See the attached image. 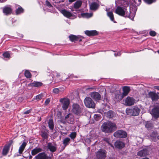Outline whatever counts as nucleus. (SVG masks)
I'll use <instances>...</instances> for the list:
<instances>
[{"label": "nucleus", "instance_id": "nucleus-15", "mask_svg": "<svg viewBox=\"0 0 159 159\" xmlns=\"http://www.w3.org/2000/svg\"><path fill=\"white\" fill-rule=\"evenodd\" d=\"M151 114L153 117L157 119L159 117V107H156L152 109Z\"/></svg>", "mask_w": 159, "mask_h": 159}, {"label": "nucleus", "instance_id": "nucleus-20", "mask_svg": "<svg viewBox=\"0 0 159 159\" xmlns=\"http://www.w3.org/2000/svg\"><path fill=\"white\" fill-rule=\"evenodd\" d=\"M82 2L80 0H78L75 2L74 4V8L72 9V11H74V9H76L79 8L81 6Z\"/></svg>", "mask_w": 159, "mask_h": 159}, {"label": "nucleus", "instance_id": "nucleus-49", "mask_svg": "<svg viewBox=\"0 0 159 159\" xmlns=\"http://www.w3.org/2000/svg\"><path fill=\"white\" fill-rule=\"evenodd\" d=\"M90 31L89 30H86L85 31V33L87 35L89 36H91V33H90Z\"/></svg>", "mask_w": 159, "mask_h": 159}, {"label": "nucleus", "instance_id": "nucleus-53", "mask_svg": "<svg viewBox=\"0 0 159 159\" xmlns=\"http://www.w3.org/2000/svg\"><path fill=\"white\" fill-rule=\"evenodd\" d=\"M30 112L31 110H29L24 112V114H27L30 113Z\"/></svg>", "mask_w": 159, "mask_h": 159}, {"label": "nucleus", "instance_id": "nucleus-6", "mask_svg": "<svg viewBox=\"0 0 159 159\" xmlns=\"http://www.w3.org/2000/svg\"><path fill=\"white\" fill-rule=\"evenodd\" d=\"M63 122L72 124L74 121V118L73 115L71 113L66 115L65 118L62 119Z\"/></svg>", "mask_w": 159, "mask_h": 159}, {"label": "nucleus", "instance_id": "nucleus-13", "mask_svg": "<svg viewBox=\"0 0 159 159\" xmlns=\"http://www.w3.org/2000/svg\"><path fill=\"white\" fill-rule=\"evenodd\" d=\"M123 93L122 95H118V96L120 98L119 99H121L123 97L127 96L130 91V88L128 86H124L123 88Z\"/></svg>", "mask_w": 159, "mask_h": 159}, {"label": "nucleus", "instance_id": "nucleus-48", "mask_svg": "<svg viewBox=\"0 0 159 159\" xmlns=\"http://www.w3.org/2000/svg\"><path fill=\"white\" fill-rule=\"evenodd\" d=\"M50 99L49 98H47L46 99L45 102V104L46 105H48L50 102Z\"/></svg>", "mask_w": 159, "mask_h": 159}, {"label": "nucleus", "instance_id": "nucleus-46", "mask_svg": "<svg viewBox=\"0 0 159 159\" xmlns=\"http://www.w3.org/2000/svg\"><path fill=\"white\" fill-rule=\"evenodd\" d=\"M157 133L156 132H155V131H153L151 134V136L154 139H155V138L157 136Z\"/></svg>", "mask_w": 159, "mask_h": 159}, {"label": "nucleus", "instance_id": "nucleus-9", "mask_svg": "<svg viewBox=\"0 0 159 159\" xmlns=\"http://www.w3.org/2000/svg\"><path fill=\"white\" fill-rule=\"evenodd\" d=\"M114 135L116 138H125L127 136L126 133L122 130H118L114 134Z\"/></svg>", "mask_w": 159, "mask_h": 159}, {"label": "nucleus", "instance_id": "nucleus-27", "mask_svg": "<svg viewBox=\"0 0 159 159\" xmlns=\"http://www.w3.org/2000/svg\"><path fill=\"white\" fill-rule=\"evenodd\" d=\"M26 145V143L25 142H23L22 144L20 146L19 149V152L20 154H21L22 153Z\"/></svg>", "mask_w": 159, "mask_h": 159}, {"label": "nucleus", "instance_id": "nucleus-38", "mask_svg": "<svg viewBox=\"0 0 159 159\" xmlns=\"http://www.w3.org/2000/svg\"><path fill=\"white\" fill-rule=\"evenodd\" d=\"M45 5L46 6L50 8L49 10H48V11H50V10L52 9L53 8V7L50 3V2L48 0H46L45 1Z\"/></svg>", "mask_w": 159, "mask_h": 159}, {"label": "nucleus", "instance_id": "nucleus-60", "mask_svg": "<svg viewBox=\"0 0 159 159\" xmlns=\"http://www.w3.org/2000/svg\"><path fill=\"white\" fill-rule=\"evenodd\" d=\"M41 120V118H40L39 120V121H40Z\"/></svg>", "mask_w": 159, "mask_h": 159}, {"label": "nucleus", "instance_id": "nucleus-43", "mask_svg": "<svg viewBox=\"0 0 159 159\" xmlns=\"http://www.w3.org/2000/svg\"><path fill=\"white\" fill-rule=\"evenodd\" d=\"M91 36H95L98 34L97 32L95 30L90 31Z\"/></svg>", "mask_w": 159, "mask_h": 159}, {"label": "nucleus", "instance_id": "nucleus-37", "mask_svg": "<svg viewBox=\"0 0 159 159\" xmlns=\"http://www.w3.org/2000/svg\"><path fill=\"white\" fill-rule=\"evenodd\" d=\"M107 15L108 16L110 17L111 20L115 22L114 20V16L113 13L111 11H109L107 13Z\"/></svg>", "mask_w": 159, "mask_h": 159}, {"label": "nucleus", "instance_id": "nucleus-64", "mask_svg": "<svg viewBox=\"0 0 159 159\" xmlns=\"http://www.w3.org/2000/svg\"><path fill=\"white\" fill-rule=\"evenodd\" d=\"M106 101H107V98H106Z\"/></svg>", "mask_w": 159, "mask_h": 159}, {"label": "nucleus", "instance_id": "nucleus-24", "mask_svg": "<svg viewBox=\"0 0 159 159\" xmlns=\"http://www.w3.org/2000/svg\"><path fill=\"white\" fill-rule=\"evenodd\" d=\"M61 12L64 16L67 18H70L72 16V14L70 12L67 11L65 9L61 10Z\"/></svg>", "mask_w": 159, "mask_h": 159}, {"label": "nucleus", "instance_id": "nucleus-44", "mask_svg": "<svg viewBox=\"0 0 159 159\" xmlns=\"http://www.w3.org/2000/svg\"><path fill=\"white\" fill-rule=\"evenodd\" d=\"M156 33L154 31H150L149 32L150 35L152 36H154L156 35Z\"/></svg>", "mask_w": 159, "mask_h": 159}, {"label": "nucleus", "instance_id": "nucleus-22", "mask_svg": "<svg viewBox=\"0 0 159 159\" xmlns=\"http://www.w3.org/2000/svg\"><path fill=\"white\" fill-rule=\"evenodd\" d=\"M43 85V84L41 82L38 81H34L32 83L29 84L28 86L31 87H39Z\"/></svg>", "mask_w": 159, "mask_h": 159}, {"label": "nucleus", "instance_id": "nucleus-25", "mask_svg": "<svg viewBox=\"0 0 159 159\" xmlns=\"http://www.w3.org/2000/svg\"><path fill=\"white\" fill-rule=\"evenodd\" d=\"M99 5L96 2H93L91 3L90 6V8L91 10H96L98 8Z\"/></svg>", "mask_w": 159, "mask_h": 159}, {"label": "nucleus", "instance_id": "nucleus-33", "mask_svg": "<svg viewBox=\"0 0 159 159\" xmlns=\"http://www.w3.org/2000/svg\"><path fill=\"white\" fill-rule=\"evenodd\" d=\"M9 148V146H5L2 150V154L4 155H6L8 152Z\"/></svg>", "mask_w": 159, "mask_h": 159}, {"label": "nucleus", "instance_id": "nucleus-12", "mask_svg": "<svg viewBox=\"0 0 159 159\" xmlns=\"http://www.w3.org/2000/svg\"><path fill=\"white\" fill-rule=\"evenodd\" d=\"M46 147L48 150L52 152H55L57 149V145L55 143L50 142L47 143Z\"/></svg>", "mask_w": 159, "mask_h": 159}, {"label": "nucleus", "instance_id": "nucleus-14", "mask_svg": "<svg viewBox=\"0 0 159 159\" xmlns=\"http://www.w3.org/2000/svg\"><path fill=\"white\" fill-rule=\"evenodd\" d=\"M134 99L133 98L128 97L125 100V105L127 106L133 105L134 104Z\"/></svg>", "mask_w": 159, "mask_h": 159}, {"label": "nucleus", "instance_id": "nucleus-42", "mask_svg": "<svg viewBox=\"0 0 159 159\" xmlns=\"http://www.w3.org/2000/svg\"><path fill=\"white\" fill-rule=\"evenodd\" d=\"M3 56L4 57L8 58H9L10 56V54L7 52L4 53Z\"/></svg>", "mask_w": 159, "mask_h": 159}, {"label": "nucleus", "instance_id": "nucleus-2", "mask_svg": "<svg viewBox=\"0 0 159 159\" xmlns=\"http://www.w3.org/2000/svg\"><path fill=\"white\" fill-rule=\"evenodd\" d=\"M117 129L116 124L110 121H107L103 124L101 126L102 131L107 133H111Z\"/></svg>", "mask_w": 159, "mask_h": 159}, {"label": "nucleus", "instance_id": "nucleus-18", "mask_svg": "<svg viewBox=\"0 0 159 159\" xmlns=\"http://www.w3.org/2000/svg\"><path fill=\"white\" fill-rule=\"evenodd\" d=\"M149 154V152L146 148H143L138 152L137 155L141 157L146 156Z\"/></svg>", "mask_w": 159, "mask_h": 159}, {"label": "nucleus", "instance_id": "nucleus-30", "mask_svg": "<svg viewBox=\"0 0 159 159\" xmlns=\"http://www.w3.org/2000/svg\"><path fill=\"white\" fill-rule=\"evenodd\" d=\"M78 36L71 34L69 36V38L72 42H75L77 41L78 38Z\"/></svg>", "mask_w": 159, "mask_h": 159}, {"label": "nucleus", "instance_id": "nucleus-32", "mask_svg": "<svg viewBox=\"0 0 159 159\" xmlns=\"http://www.w3.org/2000/svg\"><path fill=\"white\" fill-rule=\"evenodd\" d=\"M93 14L91 13H83L81 14V16L83 18H89L92 16Z\"/></svg>", "mask_w": 159, "mask_h": 159}, {"label": "nucleus", "instance_id": "nucleus-23", "mask_svg": "<svg viewBox=\"0 0 159 159\" xmlns=\"http://www.w3.org/2000/svg\"><path fill=\"white\" fill-rule=\"evenodd\" d=\"M42 148H39L36 147L31 151V154L33 156H34L37 154L38 153L42 152Z\"/></svg>", "mask_w": 159, "mask_h": 159}, {"label": "nucleus", "instance_id": "nucleus-52", "mask_svg": "<svg viewBox=\"0 0 159 159\" xmlns=\"http://www.w3.org/2000/svg\"><path fill=\"white\" fill-rule=\"evenodd\" d=\"M85 141L88 143H89L91 142V140L89 139L88 138H86L85 139Z\"/></svg>", "mask_w": 159, "mask_h": 159}, {"label": "nucleus", "instance_id": "nucleus-61", "mask_svg": "<svg viewBox=\"0 0 159 159\" xmlns=\"http://www.w3.org/2000/svg\"><path fill=\"white\" fill-rule=\"evenodd\" d=\"M0 2H3V1H1V0H0Z\"/></svg>", "mask_w": 159, "mask_h": 159}, {"label": "nucleus", "instance_id": "nucleus-10", "mask_svg": "<svg viewBox=\"0 0 159 159\" xmlns=\"http://www.w3.org/2000/svg\"><path fill=\"white\" fill-rule=\"evenodd\" d=\"M35 159H52L50 156H48L44 152L39 153L34 157Z\"/></svg>", "mask_w": 159, "mask_h": 159}, {"label": "nucleus", "instance_id": "nucleus-19", "mask_svg": "<svg viewBox=\"0 0 159 159\" xmlns=\"http://www.w3.org/2000/svg\"><path fill=\"white\" fill-rule=\"evenodd\" d=\"M125 146V144L122 141H117L115 143V147L118 148H122Z\"/></svg>", "mask_w": 159, "mask_h": 159}, {"label": "nucleus", "instance_id": "nucleus-40", "mask_svg": "<svg viewBox=\"0 0 159 159\" xmlns=\"http://www.w3.org/2000/svg\"><path fill=\"white\" fill-rule=\"evenodd\" d=\"M25 76L28 78H30L31 76L30 73L28 70H26L25 72Z\"/></svg>", "mask_w": 159, "mask_h": 159}, {"label": "nucleus", "instance_id": "nucleus-45", "mask_svg": "<svg viewBox=\"0 0 159 159\" xmlns=\"http://www.w3.org/2000/svg\"><path fill=\"white\" fill-rule=\"evenodd\" d=\"M53 92L55 94H57L59 92L58 88H54L53 90Z\"/></svg>", "mask_w": 159, "mask_h": 159}, {"label": "nucleus", "instance_id": "nucleus-63", "mask_svg": "<svg viewBox=\"0 0 159 159\" xmlns=\"http://www.w3.org/2000/svg\"><path fill=\"white\" fill-rule=\"evenodd\" d=\"M60 126H61V128H62V126H61V125H60Z\"/></svg>", "mask_w": 159, "mask_h": 159}, {"label": "nucleus", "instance_id": "nucleus-59", "mask_svg": "<svg viewBox=\"0 0 159 159\" xmlns=\"http://www.w3.org/2000/svg\"><path fill=\"white\" fill-rule=\"evenodd\" d=\"M157 139L158 140H159V135H158L157 136Z\"/></svg>", "mask_w": 159, "mask_h": 159}, {"label": "nucleus", "instance_id": "nucleus-51", "mask_svg": "<svg viewBox=\"0 0 159 159\" xmlns=\"http://www.w3.org/2000/svg\"><path fill=\"white\" fill-rule=\"evenodd\" d=\"M78 37L77 39H78L77 41H79L80 42H81L82 41V39L84 38L82 37L80 35H78Z\"/></svg>", "mask_w": 159, "mask_h": 159}, {"label": "nucleus", "instance_id": "nucleus-55", "mask_svg": "<svg viewBox=\"0 0 159 159\" xmlns=\"http://www.w3.org/2000/svg\"><path fill=\"white\" fill-rule=\"evenodd\" d=\"M154 88L159 90V86H154Z\"/></svg>", "mask_w": 159, "mask_h": 159}, {"label": "nucleus", "instance_id": "nucleus-7", "mask_svg": "<svg viewBox=\"0 0 159 159\" xmlns=\"http://www.w3.org/2000/svg\"><path fill=\"white\" fill-rule=\"evenodd\" d=\"M85 106L88 108H93L95 107V103L92 99L89 97H86L84 100Z\"/></svg>", "mask_w": 159, "mask_h": 159}, {"label": "nucleus", "instance_id": "nucleus-50", "mask_svg": "<svg viewBox=\"0 0 159 159\" xmlns=\"http://www.w3.org/2000/svg\"><path fill=\"white\" fill-rule=\"evenodd\" d=\"M58 88V89L59 90V92H63L65 89V88L64 87H60Z\"/></svg>", "mask_w": 159, "mask_h": 159}, {"label": "nucleus", "instance_id": "nucleus-54", "mask_svg": "<svg viewBox=\"0 0 159 159\" xmlns=\"http://www.w3.org/2000/svg\"><path fill=\"white\" fill-rule=\"evenodd\" d=\"M121 53L120 52H118L117 53H115L114 54V55L115 57H117V56H120V55Z\"/></svg>", "mask_w": 159, "mask_h": 159}, {"label": "nucleus", "instance_id": "nucleus-34", "mask_svg": "<svg viewBox=\"0 0 159 159\" xmlns=\"http://www.w3.org/2000/svg\"><path fill=\"white\" fill-rule=\"evenodd\" d=\"M145 126L146 128L148 129H149L152 128L153 126V125L152 123L147 121L145 122Z\"/></svg>", "mask_w": 159, "mask_h": 159}, {"label": "nucleus", "instance_id": "nucleus-1", "mask_svg": "<svg viewBox=\"0 0 159 159\" xmlns=\"http://www.w3.org/2000/svg\"><path fill=\"white\" fill-rule=\"evenodd\" d=\"M130 7L128 10L127 8H124L119 6L116 7L115 10V13L120 16L130 18L132 20H133L135 16L136 12L130 10V8L132 6H133L135 9H136V2L135 0H130Z\"/></svg>", "mask_w": 159, "mask_h": 159}, {"label": "nucleus", "instance_id": "nucleus-36", "mask_svg": "<svg viewBox=\"0 0 159 159\" xmlns=\"http://www.w3.org/2000/svg\"><path fill=\"white\" fill-rule=\"evenodd\" d=\"M77 135V134L76 132H72L69 135V136L70 138L71 139L74 141L75 139L76 138Z\"/></svg>", "mask_w": 159, "mask_h": 159}, {"label": "nucleus", "instance_id": "nucleus-56", "mask_svg": "<svg viewBox=\"0 0 159 159\" xmlns=\"http://www.w3.org/2000/svg\"><path fill=\"white\" fill-rule=\"evenodd\" d=\"M56 74V76L57 77H59L60 76V74L59 73H57L56 72H54V74Z\"/></svg>", "mask_w": 159, "mask_h": 159}, {"label": "nucleus", "instance_id": "nucleus-29", "mask_svg": "<svg viewBox=\"0 0 159 159\" xmlns=\"http://www.w3.org/2000/svg\"><path fill=\"white\" fill-rule=\"evenodd\" d=\"M41 135L44 140L47 139L48 138V134L46 131H41Z\"/></svg>", "mask_w": 159, "mask_h": 159}, {"label": "nucleus", "instance_id": "nucleus-58", "mask_svg": "<svg viewBox=\"0 0 159 159\" xmlns=\"http://www.w3.org/2000/svg\"><path fill=\"white\" fill-rule=\"evenodd\" d=\"M138 2H139V5H140V3H141V0H138Z\"/></svg>", "mask_w": 159, "mask_h": 159}, {"label": "nucleus", "instance_id": "nucleus-4", "mask_svg": "<svg viewBox=\"0 0 159 159\" xmlns=\"http://www.w3.org/2000/svg\"><path fill=\"white\" fill-rule=\"evenodd\" d=\"M140 110L139 108L137 107H134L130 109H127L126 110L127 113L131 116H136L139 115Z\"/></svg>", "mask_w": 159, "mask_h": 159}, {"label": "nucleus", "instance_id": "nucleus-16", "mask_svg": "<svg viewBox=\"0 0 159 159\" xmlns=\"http://www.w3.org/2000/svg\"><path fill=\"white\" fill-rule=\"evenodd\" d=\"M90 96L92 98L96 101L100 100L101 98L100 95L98 92H96L91 93Z\"/></svg>", "mask_w": 159, "mask_h": 159}, {"label": "nucleus", "instance_id": "nucleus-57", "mask_svg": "<svg viewBox=\"0 0 159 159\" xmlns=\"http://www.w3.org/2000/svg\"><path fill=\"white\" fill-rule=\"evenodd\" d=\"M29 159H31L32 158V157L31 155H30V154L29 153Z\"/></svg>", "mask_w": 159, "mask_h": 159}, {"label": "nucleus", "instance_id": "nucleus-35", "mask_svg": "<svg viewBox=\"0 0 159 159\" xmlns=\"http://www.w3.org/2000/svg\"><path fill=\"white\" fill-rule=\"evenodd\" d=\"M23 9L20 6H18V8L16 10V15H18L23 13Z\"/></svg>", "mask_w": 159, "mask_h": 159}, {"label": "nucleus", "instance_id": "nucleus-62", "mask_svg": "<svg viewBox=\"0 0 159 159\" xmlns=\"http://www.w3.org/2000/svg\"><path fill=\"white\" fill-rule=\"evenodd\" d=\"M157 52H158V53L159 54V50L157 51Z\"/></svg>", "mask_w": 159, "mask_h": 159}, {"label": "nucleus", "instance_id": "nucleus-39", "mask_svg": "<svg viewBox=\"0 0 159 159\" xmlns=\"http://www.w3.org/2000/svg\"><path fill=\"white\" fill-rule=\"evenodd\" d=\"M43 96V93H41L37 95L35 97V99L38 101L41 100Z\"/></svg>", "mask_w": 159, "mask_h": 159}, {"label": "nucleus", "instance_id": "nucleus-3", "mask_svg": "<svg viewBox=\"0 0 159 159\" xmlns=\"http://www.w3.org/2000/svg\"><path fill=\"white\" fill-rule=\"evenodd\" d=\"M61 107L63 110H66L68 108L70 104V99L67 97H64L59 99Z\"/></svg>", "mask_w": 159, "mask_h": 159}, {"label": "nucleus", "instance_id": "nucleus-5", "mask_svg": "<svg viewBox=\"0 0 159 159\" xmlns=\"http://www.w3.org/2000/svg\"><path fill=\"white\" fill-rule=\"evenodd\" d=\"M82 110L78 104L74 103L72 105V111L73 113L78 115H81L82 114Z\"/></svg>", "mask_w": 159, "mask_h": 159}, {"label": "nucleus", "instance_id": "nucleus-41", "mask_svg": "<svg viewBox=\"0 0 159 159\" xmlns=\"http://www.w3.org/2000/svg\"><path fill=\"white\" fill-rule=\"evenodd\" d=\"M103 140L106 142L109 145H110L111 147H113L112 144L110 143V140L109 138H105L103 139Z\"/></svg>", "mask_w": 159, "mask_h": 159}, {"label": "nucleus", "instance_id": "nucleus-28", "mask_svg": "<svg viewBox=\"0 0 159 159\" xmlns=\"http://www.w3.org/2000/svg\"><path fill=\"white\" fill-rule=\"evenodd\" d=\"M115 115V112L111 110L108 111L106 114L107 117L109 118L113 117Z\"/></svg>", "mask_w": 159, "mask_h": 159}, {"label": "nucleus", "instance_id": "nucleus-47", "mask_svg": "<svg viewBox=\"0 0 159 159\" xmlns=\"http://www.w3.org/2000/svg\"><path fill=\"white\" fill-rule=\"evenodd\" d=\"M100 115L99 114H95L94 115V118L95 119V120H98L99 118H100Z\"/></svg>", "mask_w": 159, "mask_h": 159}, {"label": "nucleus", "instance_id": "nucleus-26", "mask_svg": "<svg viewBox=\"0 0 159 159\" xmlns=\"http://www.w3.org/2000/svg\"><path fill=\"white\" fill-rule=\"evenodd\" d=\"M48 127L51 130H53L54 128V122L53 120L50 119L48 123Z\"/></svg>", "mask_w": 159, "mask_h": 159}, {"label": "nucleus", "instance_id": "nucleus-11", "mask_svg": "<svg viewBox=\"0 0 159 159\" xmlns=\"http://www.w3.org/2000/svg\"><path fill=\"white\" fill-rule=\"evenodd\" d=\"M115 2L116 5L119 6H122L125 7L124 8H126L129 5V3L128 1L124 0H116Z\"/></svg>", "mask_w": 159, "mask_h": 159}, {"label": "nucleus", "instance_id": "nucleus-8", "mask_svg": "<svg viewBox=\"0 0 159 159\" xmlns=\"http://www.w3.org/2000/svg\"><path fill=\"white\" fill-rule=\"evenodd\" d=\"M107 152L102 149H100L96 153V156L98 159H105L106 157Z\"/></svg>", "mask_w": 159, "mask_h": 159}, {"label": "nucleus", "instance_id": "nucleus-31", "mask_svg": "<svg viewBox=\"0 0 159 159\" xmlns=\"http://www.w3.org/2000/svg\"><path fill=\"white\" fill-rule=\"evenodd\" d=\"M70 139L68 137L65 138L63 141V143L65 146L69 145L70 143Z\"/></svg>", "mask_w": 159, "mask_h": 159}, {"label": "nucleus", "instance_id": "nucleus-21", "mask_svg": "<svg viewBox=\"0 0 159 159\" xmlns=\"http://www.w3.org/2000/svg\"><path fill=\"white\" fill-rule=\"evenodd\" d=\"M12 9L10 7H4L3 10V13L7 15L10 14L12 12Z\"/></svg>", "mask_w": 159, "mask_h": 159}, {"label": "nucleus", "instance_id": "nucleus-17", "mask_svg": "<svg viewBox=\"0 0 159 159\" xmlns=\"http://www.w3.org/2000/svg\"><path fill=\"white\" fill-rule=\"evenodd\" d=\"M148 96L151 98L152 101L157 100L159 98L158 95L155 93L150 92L148 93Z\"/></svg>", "mask_w": 159, "mask_h": 159}]
</instances>
